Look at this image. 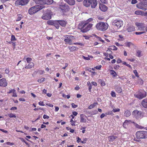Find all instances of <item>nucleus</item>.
<instances>
[{
    "label": "nucleus",
    "mask_w": 147,
    "mask_h": 147,
    "mask_svg": "<svg viewBox=\"0 0 147 147\" xmlns=\"http://www.w3.org/2000/svg\"><path fill=\"white\" fill-rule=\"evenodd\" d=\"M93 25L92 24L84 23L83 22L80 23L78 25V28L81 30V32L84 33L89 30Z\"/></svg>",
    "instance_id": "nucleus-1"
},
{
    "label": "nucleus",
    "mask_w": 147,
    "mask_h": 147,
    "mask_svg": "<svg viewBox=\"0 0 147 147\" xmlns=\"http://www.w3.org/2000/svg\"><path fill=\"white\" fill-rule=\"evenodd\" d=\"M45 7L43 5H36L31 7L28 10L29 13L33 14Z\"/></svg>",
    "instance_id": "nucleus-2"
},
{
    "label": "nucleus",
    "mask_w": 147,
    "mask_h": 147,
    "mask_svg": "<svg viewBox=\"0 0 147 147\" xmlns=\"http://www.w3.org/2000/svg\"><path fill=\"white\" fill-rule=\"evenodd\" d=\"M84 5L86 7H88L91 5L92 8H95L97 4L96 0H84L83 1Z\"/></svg>",
    "instance_id": "nucleus-3"
},
{
    "label": "nucleus",
    "mask_w": 147,
    "mask_h": 147,
    "mask_svg": "<svg viewBox=\"0 0 147 147\" xmlns=\"http://www.w3.org/2000/svg\"><path fill=\"white\" fill-rule=\"evenodd\" d=\"M96 27L97 30L104 31L108 28V25L106 23L99 22L96 24Z\"/></svg>",
    "instance_id": "nucleus-4"
},
{
    "label": "nucleus",
    "mask_w": 147,
    "mask_h": 147,
    "mask_svg": "<svg viewBox=\"0 0 147 147\" xmlns=\"http://www.w3.org/2000/svg\"><path fill=\"white\" fill-rule=\"evenodd\" d=\"M136 136L138 139L146 138H147V131H138L136 132Z\"/></svg>",
    "instance_id": "nucleus-5"
},
{
    "label": "nucleus",
    "mask_w": 147,
    "mask_h": 147,
    "mask_svg": "<svg viewBox=\"0 0 147 147\" xmlns=\"http://www.w3.org/2000/svg\"><path fill=\"white\" fill-rule=\"evenodd\" d=\"M146 92L144 90L139 91L136 94H134V96L139 99H141L146 96Z\"/></svg>",
    "instance_id": "nucleus-6"
},
{
    "label": "nucleus",
    "mask_w": 147,
    "mask_h": 147,
    "mask_svg": "<svg viewBox=\"0 0 147 147\" xmlns=\"http://www.w3.org/2000/svg\"><path fill=\"white\" fill-rule=\"evenodd\" d=\"M113 25L117 27L118 28H120L123 25V22L121 20H115L112 22Z\"/></svg>",
    "instance_id": "nucleus-7"
},
{
    "label": "nucleus",
    "mask_w": 147,
    "mask_h": 147,
    "mask_svg": "<svg viewBox=\"0 0 147 147\" xmlns=\"http://www.w3.org/2000/svg\"><path fill=\"white\" fill-rule=\"evenodd\" d=\"M59 7L63 13L67 12L70 10L69 6L66 4H62L60 5Z\"/></svg>",
    "instance_id": "nucleus-8"
},
{
    "label": "nucleus",
    "mask_w": 147,
    "mask_h": 147,
    "mask_svg": "<svg viewBox=\"0 0 147 147\" xmlns=\"http://www.w3.org/2000/svg\"><path fill=\"white\" fill-rule=\"evenodd\" d=\"M41 18L44 20H48L51 19V15L50 12H48L44 14Z\"/></svg>",
    "instance_id": "nucleus-9"
},
{
    "label": "nucleus",
    "mask_w": 147,
    "mask_h": 147,
    "mask_svg": "<svg viewBox=\"0 0 147 147\" xmlns=\"http://www.w3.org/2000/svg\"><path fill=\"white\" fill-rule=\"evenodd\" d=\"M28 3L27 0H18L15 2L16 5H24L27 4Z\"/></svg>",
    "instance_id": "nucleus-10"
},
{
    "label": "nucleus",
    "mask_w": 147,
    "mask_h": 147,
    "mask_svg": "<svg viewBox=\"0 0 147 147\" xmlns=\"http://www.w3.org/2000/svg\"><path fill=\"white\" fill-rule=\"evenodd\" d=\"M7 85V82L5 78H3L0 80V86L5 87Z\"/></svg>",
    "instance_id": "nucleus-11"
},
{
    "label": "nucleus",
    "mask_w": 147,
    "mask_h": 147,
    "mask_svg": "<svg viewBox=\"0 0 147 147\" xmlns=\"http://www.w3.org/2000/svg\"><path fill=\"white\" fill-rule=\"evenodd\" d=\"M100 9L103 11H105L108 9L107 7L105 5L102 4H100L99 5Z\"/></svg>",
    "instance_id": "nucleus-12"
},
{
    "label": "nucleus",
    "mask_w": 147,
    "mask_h": 147,
    "mask_svg": "<svg viewBox=\"0 0 147 147\" xmlns=\"http://www.w3.org/2000/svg\"><path fill=\"white\" fill-rule=\"evenodd\" d=\"M53 2V0H43L41 1V3L40 4H51Z\"/></svg>",
    "instance_id": "nucleus-13"
},
{
    "label": "nucleus",
    "mask_w": 147,
    "mask_h": 147,
    "mask_svg": "<svg viewBox=\"0 0 147 147\" xmlns=\"http://www.w3.org/2000/svg\"><path fill=\"white\" fill-rule=\"evenodd\" d=\"M142 3L141 2L140 3L138 4L137 5V7L144 10H147L146 8H145L143 7V4H142Z\"/></svg>",
    "instance_id": "nucleus-14"
},
{
    "label": "nucleus",
    "mask_w": 147,
    "mask_h": 147,
    "mask_svg": "<svg viewBox=\"0 0 147 147\" xmlns=\"http://www.w3.org/2000/svg\"><path fill=\"white\" fill-rule=\"evenodd\" d=\"M64 1L70 5H73L75 4V0H64Z\"/></svg>",
    "instance_id": "nucleus-15"
},
{
    "label": "nucleus",
    "mask_w": 147,
    "mask_h": 147,
    "mask_svg": "<svg viewBox=\"0 0 147 147\" xmlns=\"http://www.w3.org/2000/svg\"><path fill=\"white\" fill-rule=\"evenodd\" d=\"M86 116L83 114H81L80 115V122L81 123H86V119H84V117Z\"/></svg>",
    "instance_id": "nucleus-16"
},
{
    "label": "nucleus",
    "mask_w": 147,
    "mask_h": 147,
    "mask_svg": "<svg viewBox=\"0 0 147 147\" xmlns=\"http://www.w3.org/2000/svg\"><path fill=\"white\" fill-rule=\"evenodd\" d=\"M59 23V25H60L62 27H65L67 24V22L64 20H58Z\"/></svg>",
    "instance_id": "nucleus-17"
},
{
    "label": "nucleus",
    "mask_w": 147,
    "mask_h": 147,
    "mask_svg": "<svg viewBox=\"0 0 147 147\" xmlns=\"http://www.w3.org/2000/svg\"><path fill=\"white\" fill-rule=\"evenodd\" d=\"M142 106L145 108H147V98L143 100L142 102Z\"/></svg>",
    "instance_id": "nucleus-18"
},
{
    "label": "nucleus",
    "mask_w": 147,
    "mask_h": 147,
    "mask_svg": "<svg viewBox=\"0 0 147 147\" xmlns=\"http://www.w3.org/2000/svg\"><path fill=\"white\" fill-rule=\"evenodd\" d=\"M135 27L132 26H131L128 27L127 29V30L129 32H130L132 31L135 30Z\"/></svg>",
    "instance_id": "nucleus-19"
},
{
    "label": "nucleus",
    "mask_w": 147,
    "mask_h": 147,
    "mask_svg": "<svg viewBox=\"0 0 147 147\" xmlns=\"http://www.w3.org/2000/svg\"><path fill=\"white\" fill-rule=\"evenodd\" d=\"M34 66V64L33 63L31 62L29 63L27 65H26L25 68L26 69H30L32 68Z\"/></svg>",
    "instance_id": "nucleus-20"
},
{
    "label": "nucleus",
    "mask_w": 147,
    "mask_h": 147,
    "mask_svg": "<svg viewBox=\"0 0 147 147\" xmlns=\"http://www.w3.org/2000/svg\"><path fill=\"white\" fill-rule=\"evenodd\" d=\"M53 25L57 29H59V20H55Z\"/></svg>",
    "instance_id": "nucleus-21"
},
{
    "label": "nucleus",
    "mask_w": 147,
    "mask_h": 147,
    "mask_svg": "<svg viewBox=\"0 0 147 147\" xmlns=\"http://www.w3.org/2000/svg\"><path fill=\"white\" fill-rule=\"evenodd\" d=\"M131 114V112L129 110H126L125 111L124 116L126 117H129Z\"/></svg>",
    "instance_id": "nucleus-22"
},
{
    "label": "nucleus",
    "mask_w": 147,
    "mask_h": 147,
    "mask_svg": "<svg viewBox=\"0 0 147 147\" xmlns=\"http://www.w3.org/2000/svg\"><path fill=\"white\" fill-rule=\"evenodd\" d=\"M134 122L132 121L131 120H125L123 123V126L126 124L128 125V124H130L131 123H133L134 124Z\"/></svg>",
    "instance_id": "nucleus-23"
},
{
    "label": "nucleus",
    "mask_w": 147,
    "mask_h": 147,
    "mask_svg": "<svg viewBox=\"0 0 147 147\" xmlns=\"http://www.w3.org/2000/svg\"><path fill=\"white\" fill-rule=\"evenodd\" d=\"M110 73L114 77H115L117 75V73L113 70H110Z\"/></svg>",
    "instance_id": "nucleus-24"
},
{
    "label": "nucleus",
    "mask_w": 147,
    "mask_h": 147,
    "mask_svg": "<svg viewBox=\"0 0 147 147\" xmlns=\"http://www.w3.org/2000/svg\"><path fill=\"white\" fill-rule=\"evenodd\" d=\"M117 138V137L115 136H109V141L110 142H113Z\"/></svg>",
    "instance_id": "nucleus-25"
},
{
    "label": "nucleus",
    "mask_w": 147,
    "mask_h": 147,
    "mask_svg": "<svg viewBox=\"0 0 147 147\" xmlns=\"http://www.w3.org/2000/svg\"><path fill=\"white\" fill-rule=\"evenodd\" d=\"M136 116H137V118L142 117V113L141 111H139Z\"/></svg>",
    "instance_id": "nucleus-26"
},
{
    "label": "nucleus",
    "mask_w": 147,
    "mask_h": 147,
    "mask_svg": "<svg viewBox=\"0 0 147 147\" xmlns=\"http://www.w3.org/2000/svg\"><path fill=\"white\" fill-rule=\"evenodd\" d=\"M55 20H49L47 22V24L51 25H53Z\"/></svg>",
    "instance_id": "nucleus-27"
},
{
    "label": "nucleus",
    "mask_w": 147,
    "mask_h": 147,
    "mask_svg": "<svg viewBox=\"0 0 147 147\" xmlns=\"http://www.w3.org/2000/svg\"><path fill=\"white\" fill-rule=\"evenodd\" d=\"M108 49L110 50H117V48L115 46H110Z\"/></svg>",
    "instance_id": "nucleus-28"
},
{
    "label": "nucleus",
    "mask_w": 147,
    "mask_h": 147,
    "mask_svg": "<svg viewBox=\"0 0 147 147\" xmlns=\"http://www.w3.org/2000/svg\"><path fill=\"white\" fill-rule=\"evenodd\" d=\"M98 103L97 102L94 103L93 104H91L88 107V108L89 109H91L93 107H94L96 105H97Z\"/></svg>",
    "instance_id": "nucleus-29"
},
{
    "label": "nucleus",
    "mask_w": 147,
    "mask_h": 147,
    "mask_svg": "<svg viewBox=\"0 0 147 147\" xmlns=\"http://www.w3.org/2000/svg\"><path fill=\"white\" fill-rule=\"evenodd\" d=\"M87 85L89 86V91L90 92H91V89H92V85L89 81L87 82Z\"/></svg>",
    "instance_id": "nucleus-30"
},
{
    "label": "nucleus",
    "mask_w": 147,
    "mask_h": 147,
    "mask_svg": "<svg viewBox=\"0 0 147 147\" xmlns=\"http://www.w3.org/2000/svg\"><path fill=\"white\" fill-rule=\"evenodd\" d=\"M116 91L118 93H120L122 92V90L120 87H117L116 88Z\"/></svg>",
    "instance_id": "nucleus-31"
},
{
    "label": "nucleus",
    "mask_w": 147,
    "mask_h": 147,
    "mask_svg": "<svg viewBox=\"0 0 147 147\" xmlns=\"http://www.w3.org/2000/svg\"><path fill=\"white\" fill-rule=\"evenodd\" d=\"M98 111L96 110H94L93 111L90 112L88 113L90 115H95L98 113Z\"/></svg>",
    "instance_id": "nucleus-32"
},
{
    "label": "nucleus",
    "mask_w": 147,
    "mask_h": 147,
    "mask_svg": "<svg viewBox=\"0 0 147 147\" xmlns=\"http://www.w3.org/2000/svg\"><path fill=\"white\" fill-rule=\"evenodd\" d=\"M134 125L135 126V127L137 128H138L139 129H142V127L140 126L138 124L135 123V122L134 123Z\"/></svg>",
    "instance_id": "nucleus-33"
},
{
    "label": "nucleus",
    "mask_w": 147,
    "mask_h": 147,
    "mask_svg": "<svg viewBox=\"0 0 147 147\" xmlns=\"http://www.w3.org/2000/svg\"><path fill=\"white\" fill-rule=\"evenodd\" d=\"M68 38H67V39H65L64 40V41L68 43H70L71 42H72V40L70 39H68Z\"/></svg>",
    "instance_id": "nucleus-34"
},
{
    "label": "nucleus",
    "mask_w": 147,
    "mask_h": 147,
    "mask_svg": "<svg viewBox=\"0 0 147 147\" xmlns=\"http://www.w3.org/2000/svg\"><path fill=\"white\" fill-rule=\"evenodd\" d=\"M69 49L71 51H75L76 49L78 50V48L76 49V47H71L69 48Z\"/></svg>",
    "instance_id": "nucleus-35"
},
{
    "label": "nucleus",
    "mask_w": 147,
    "mask_h": 147,
    "mask_svg": "<svg viewBox=\"0 0 147 147\" xmlns=\"http://www.w3.org/2000/svg\"><path fill=\"white\" fill-rule=\"evenodd\" d=\"M11 118L14 117L15 118L16 117V115L15 114H13L11 113L8 115Z\"/></svg>",
    "instance_id": "nucleus-36"
},
{
    "label": "nucleus",
    "mask_w": 147,
    "mask_h": 147,
    "mask_svg": "<svg viewBox=\"0 0 147 147\" xmlns=\"http://www.w3.org/2000/svg\"><path fill=\"white\" fill-rule=\"evenodd\" d=\"M12 92L13 93V97H17V95L16 93V90L14 89H12Z\"/></svg>",
    "instance_id": "nucleus-37"
},
{
    "label": "nucleus",
    "mask_w": 147,
    "mask_h": 147,
    "mask_svg": "<svg viewBox=\"0 0 147 147\" xmlns=\"http://www.w3.org/2000/svg\"><path fill=\"white\" fill-rule=\"evenodd\" d=\"M139 111H138V110H134L132 114L133 115H135L137 116Z\"/></svg>",
    "instance_id": "nucleus-38"
},
{
    "label": "nucleus",
    "mask_w": 147,
    "mask_h": 147,
    "mask_svg": "<svg viewBox=\"0 0 147 147\" xmlns=\"http://www.w3.org/2000/svg\"><path fill=\"white\" fill-rule=\"evenodd\" d=\"M22 16L21 14L18 15V17L16 20L17 21H19L21 20Z\"/></svg>",
    "instance_id": "nucleus-39"
},
{
    "label": "nucleus",
    "mask_w": 147,
    "mask_h": 147,
    "mask_svg": "<svg viewBox=\"0 0 147 147\" xmlns=\"http://www.w3.org/2000/svg\"><path fill=\"white\" fill-rule=\"evenodd\" d=\"M45 78H42L40 79H39L38 80V81L39 82H43L45 81Z\"/></svg>",
    "instance_id": "nucleus-40"
},
{
    "label": "nucleus",
    "mask_w": 147,
    "mask_h": 147,
    "mask_svg": "<svg viewBox=\"0 0 147 147\" xmlns=\"http://www.w3.org/2000/svg\"><path fill=\"white\" fill-rule=\"evenodd\" d=\"M88 140V138H85L83 141H81V142L82 144H85L86 143V142Z\"/></svg>",
    "instance_id": "nucleus-41"
},
{
    "label": "nucleus",
    "mask_w": 147,
    "mask_h": 147,
    "mask_svg": "<svg viewBox=\"0 0 147 147\" xmlns=\"http://www.w3.org/2000/svg\"><path fill=\"white\" fill-rule=\"evenodd\" d=\"M11 41L16 40L15 36L12 35L11 36Z\"/></svg>",
    "instance_id": "nucleus-42"
},
{
    "label": "nucleus",
    "mask_w": 147,
    "mask_h": 147,
    "mask_svg": "<svg viewBox=\"0 0 147 147\" xmlns=\"http://www.w3.org/2000/svg\"><path fill=\"white\" fill-rule=\"evenodd\" d=\"M132 43L131 42H127L126 43V46L127 47H130V46L131 45H132Z\"/></svg>",
    "instance_id": "nucleus-43"
},
{
    "label": "nucleus",
    "mask_w": 147,
    "mask_h": 147,
    "mask_svg": "<svg viewBox=\"0 0 147 147\" xmlns=\"http://www.w3.org/2000/svg\"><path fill=\"white\" fill-rule=\"evenodd\" d=\"M141 52L140 51H138L137 52V55L138 57L141 56Z\"/></svg>",
    "instance_id": "nucleus-44"
},
{
    "label": "nucleus",
    "mask_w": 147,
    "mask_h": 147,
    "mask_svg": "<svg viewBox=\"0 0 147 147\" xmlns=\"http://www.w3.org/2000/svg\"><path fill=\"white\" fill-rule=\"evenodd\" d=\"M111 95L113 97H116L115 93V92L112 91L111 93Z\"/></svg>",
    "instance_id": "nucleus-45"
},
{
    "label": "nucleus",
    "mask_w": 147,
    "mask_h": 147,
    "mask_svg": "<svg viewBox=\"0 0 147 147\" xmlns=\"http://www.w3.org/2000/svg\"><path fill=\"white\" fill-rule=\"evenodd\" d=\"M26 60L27 62L28 63L32 61V59L31 58L28 57L26 58Z\"/></svg>",
    "instance_id": "nucleus-46"
},
{
    "label": "nucleus",
    "mask_w": 147,
    "mask_h": 147,
    "mask_svg": "<svg viewBox=\"0 0 147 147\" xmlns=\"http://www.w3.org/2000/svg\"><path fill=\"white\" fill-rule=\"evenodd\" d=\"M135 24L138 27H140L142 25V24L138 22L136 23Z\"/></svg>",
    "instance_id": "nucleus-47"
},
{
    "label": "nucleus",
    "mask_w": 147,
    "mask_h": 147,
    "mask_svg": "<svg viewBox=\"0 0 147 147\" xmlns=\"http://www.w3.org/2000/svg\"><path fill=\"white\" fill-rule=\"evenodd\" d=\"M145 32H135V34L136 35H140V34H142L144 33Z\"/></svg>",
    "instance_id": "nucleus-48"
},
{
    "label": "nucleus",
    "mask_w": 147,
    "mask_h": 147,
    "mask_svg": "<svg viewBox=\"0 0 147 147\" xmlns=\"http://www.w3.org/2000/svg\"><path fill=\"white\" fill-rule=\"evenodd\" d=\"M71 106L73 108H75L78 107L77 105H75L74 103H73L71 104Z\"/></svg>",
    "instance_id": "nucleus-49"
},
{
    "label": "nucleus",
    "mask_w": 147,
    "mask_h": 147,
    "mask_svg": "<svg viewBox=\"0 0 147 147\" xmlns=\"http://www.w3.org/2000/svg\"><path fill=\"white\" fill-rule=\"evenodd\" d=\"M120 109L118 108L116 109H113L112 110V111L114 112H119L120 111Z\"/></svg>",
    "instance_id": "nucleus-50"
},
{
    "label": "nucleus",
    "mask_w": 147,
    "mask_h": 147,
    "mask_svg": "<svg viewBox=\"0 0 147 147\" xmlns=\"http://www.w3.org/2000/svg\"><path fill=\"white\" fill-rule=\"evenodd\" d=\"M133 72L134 74H135L136 76L138 77L139 76H138V74L137 70H135Z\"/></svg>",
    "instance_id": "nucleus-51"
},
{
    "label": "nucleus",
    "mask_w": 147,
    "mask_h": 147,
    "mask_svg": "<svg viewBox=\"0 0 147 147\" xmlns=\"http://www.w3.org/2000/svg\"><path fill=\"white\" fill-rule=\"evenodd\" d=\"M82 57H83V59L85 60H90V58L89 57H85L84 56H83Z\"/></svg>",
    "instance_id": "nucleus-52"
},
{
    "label": "nucleus",
    "mask_w": 147,
    "mask_h": 147,
    "mask_svg": "<svg viewBox=\"0 0 147 147\" xmlns=\"http://www.w3.org/2000/svg\"><path fill=\"white\" fill-rule=\"evenodd\" d=\"M43 118L44 119H48L49 118V116H47L46 115H44L43 116Z\"/></svg>",
    "instance_id": "nucleus-53"
},
{
    "label": "nucleus",
    "mask_w": 147,
    "mask_h": 147,
    "mask_svg": "<svg viewBox=\"0 0 147 147\" xmlns=\"http://www.w3.org/2000/svg\"><path fill=\"white\" fill-rule=\"evenodd\" d=\"M38 104L40 105H41V106H44L45 105L44 104H43V102L42 101H40L39 102H38Z\"/></svg>",
    "instance_id": "nucleus-54"
},
{
    "label": "nucleus",
    "mask_w": 147,
    "mask_h": 147,
    "mask_svg": "<svg viewBox=\"0 0 147 147\" xmlns=\"http://www.w3.org/2000/svg\"><path fill=\"white\" fill-rule=\"evenodd\" d=\"M43 1V0H36L35 2L36 3L40 4H41V1Z\"/></svg>",
    "instance_id": "nucleus-55"
},
{
    "label": "nucleus",
    "mask_w": 147,
    "mask_h": 147,
    "mask_svg": "<svg viewBox=\"0 0 147 147\" xmlns=\"http://www.w3.org/2000/svg\"><path fill=\"white\" fill-rule=\"evenodd\" d=\"M106 114L107 115H113L112 111H109L107 113H106Z\"/></svg>",
    "instance_id": "nucleus-56"
},
{
    "label": "nucleus",
    "mask_w": 147,
    "mask_h": 147,
    "mask_svg": "<svg viewBox=\"0 0 147 147\" xmlns=\"http://www.w3.org/2000/svg\"><path fill=\"white\" fill-rule=\"evenodd\" d=\"M6 144L7 145H9L10 146H12V145H14V144L13 143H11L10 142H7L6 143Z\"/></svg>",
    "instance_id": "nucleus-57"
},
{
    "label": "nucleus",
    "mask_w": 147,
    "mask_h": 147,
    "mask_svg": "<svg viewBox=\"0 0 147 147\" xmlns=\"http://www.w3.org/2000/svg\"><path fill=\"white\" fill-rule=\"evenodd\" d=\"M137 2L136 0H132L131 2V3L132 4H135Z\"/></svg>",
    "instance_id": "nucleus-58"
},
{
    "label": "nucleus",
    "mask_w": 147,
    "mask_h": 147,
    "mask_svg": "<svg viewBox=\"0 0 147 147\" xmlns=\"http://www.w3.org/2000/svg\"><path fill=\"white\" fill-rule=\"evenodd\" d=\"M120 66L119 65H117L114 67V69H119Z\"/></svg>",
    "instance_id": "nucleus-59"
},
{
    "label": "nucleus",
    "mask_w": 147,
    "mask_h": 147,
    "mask_svg": "<svg viewBox=\"0 0 147 147\" xmlns=\"http://www.w3.org/2000/svg\"><path fill=\"white\" fill-rule=\"evenodd\" d=\"M141 2L145 3L147 4V0H139Z\"/></svg>",
    "instance_id": "nucleus-60"
},
{
    "label": "nucleus",
    "mask_w": 147,
    "mask_h": 147,
    "mask_svg": "<svg viewBox=\"0 0 147 147\" xmlns=\"http://www.w3.org/2000/svg\"><path fill=\"white\" fill-rule=\"evenodd\" d=\"M135 13L136 14L140 15L141 13V12L139 11H135Z\"/></svg>",
    "instance_id": "nucleus-61"
},
{
    "label": "nucleus",
    "mask_w": 147,
    "mask_h": 147,
    "mask_svg": "<svg viewBox=\"0 0 147 147\" xmlns=\"http://www.w3.org/2000/svg\"><path fill=\"white\" fill-rule=\"evenodd\" d=\"M101 2L104 3H107V0H100Z\"/></svg>",
    "instance_id": "nucleus-62"
},
{
    "label": "nucleus",
    "mask_w": 147,
    "mask_h": 147,
    "mask_svg": "<svg viewBox=\"0 0 147 147\" xmlns=\"http://www.w3.org/2000/svg\"><path fill=\"white\" fill-rule=\"evenodd\" d=\"M101 65L97 66L95 67V68L97 69H100L101 67Z\"/></svg>",
    "instance_id": "nucleus-63"
},
{
    "label": "nucleus",
    "mask_w": 147,
    "mask_h": 147,
    "mask_svg": "<svg viewBox=\"0 0 147 147\" xmlns=\"http://www.w3.org/2000/svg\"><path fill=\"white\" fill-rule=\"evenodd\" d=\"M107 52L108 53H109V54H112V52L110 50V49H108L107 51Z\"/></svg>",
    "instance_id": "nucleus-64"
}]
</instances>
